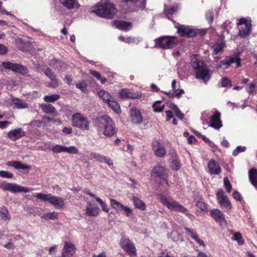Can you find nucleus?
Listing matches in <instances>:
<instances>
[{"label": "nucleus", "mask_w": 257, "mask_h": 257, "mask_svg": "<svg viewBox=\"0 0 257 257\" xmlns=\"http://www.w3.org/2000/svg\"><path fill=\"white\" fill-rule=\"evenodd\" d=\"M96 126L99 136L103 135L111 138L116 134L117 129L112 118L107 115H103L96 120Z\"/></svg>", "instance_id": "nucleus-1"}, {"label": "nucleus", "mask_w": 257, "mask_h": 257, "mask_svg": "<svg viewBox=\"0 0 257 257\" xmlns=\"http://www.w3.org/2000/svg\"><path fill=\"white\" fill-rule=\"evenodd\" d=\"M177 33L179 36L184 38H192L196 36H204L207 33L205 29H196L188 25H181L178 23L174 24Z\"/></svg>", "instance_id": "nucleus-2"}, {"label": "nucleus", "mask_w": 257, "mask_h": 257, "mask_svg": "<svg viewBox=\"0 0 257 257\" xmlns=\"http://www.w3.org/2000/svg\"><path fill=\"white\" fill-rule=\"evenodd\" d=\"M93 12L98 16L111 19L116 13L117 11L112 3L107 2L103 4H98Z\"/></svg>", "instance_id": "nucleus-3"}, {"label": "nucleus", "mask_w": 257, "mask_h": 257, "mask_svg": "<svg viewBox=\"0 0 257 257\" xmlns=\"http://www.w3.org/2000/svg\"><path fill=\"white\" fill-rule=\"evenodd\" d=\"M191 65L195 72L196 78L209 79L211 78L209 69L207 64L203 61L196 59L191 62Z\"/></svg>", "instance_id": "nucleus-4"}, {"label": "nucleus", "mask_w": 257, "mask_h": 257, "mask_svg": "<svg viewBox=\"0 0 257 257\" xmlns=\"http://www.w3.org/2000/svg\"><path fill=\"white\" fill-rule=\"evenodd\" d=\"M157 198L159 201L169 209L187 214L188 209L176 200H169L164 195L161 193L158 195Z\"/></svg>", "instance_id": "nucleus-5"}, {"label": "nucleus", "mask_w": 257, "mask_h": 257, "mask_svg": "<svg viewBox=\"0 0 257 257\" xmlns=\"http://www.w3.org/2000/svg\"><path fill=\"white\" fill-rule=\"evenodd\" d=\"M155 46L156 48L163 49H170L176 47L179 42L177 37L172 36H164L156 39Z\"/></svg>", "instance_id": "nucleus-6"}, {"label": "nucleus", "mask_w": 257, "mask_h": 257, "mask_svg": "<svg viewBox=\"0 0 257 257\" xmlns=\"http://www.w3.org/2000/svg\"><path fill=\"white\" fill-rule=\"evenodd\" d=\"M36 197L44 202H49L52 205L59 208H63L65 203L63 198L53 196L51 194L37 193Z\"/></svg>", "instance_id": "nucleus-7"}, {"label": "nucleus", "mask_w": 257, "mask_h": 257, "mask_svg": "<svg viewBox=\"0 0 257 257\" xmlns=\"http://www.w3.org/2000/svg\"><path fill=\"white\" fill-rule=\"evenodd\" d=\"M233 63L236 64V68H239L241 66V59L237 54L226 56L223 60L220 61V64L217 65L216 69L217 70L220 69L223 66L224 69H227Z\"/></svg>", "instance_id": "nucleus-8"}, {"label": "nucleus", "mask_w": 257, "mask_h": 257, "mask_svg": "<svg viewBox=\"0 0 257 257\" xmlns=\"http://www.w3.org/2000/svg\"><path fill=\"white\" fill-rule=\"evenodd\" d=\"M72 125L73 127L78 128L82 131L89 130L90 122L86 117L82 115L80 113H76L72 116Z\"/></svg>", "instance_id": "nucleus-9"}, {"label": "nucleus", "mask_w": 257, "mask_h": 257, "mask_svg": "<svg viewBox=\"0 0 257 257\" xmlns=\"http://www.w3.org/2000/svg\"><path fill=\"white\" fill-rule=\"evenodd\" d=\"M119 245L130 257H136L137 256L135 245L128 237H121L119 241Z\"/></svg>", "instance_id": "nucleus-10"}, {"label": "nucleus", "mask_w": 257, "mask_h": 257, "mask_svg": "<svg viewBox=\"0 0 257 257\" xmlns=\"http://www.w3.org/2000/svg\"><path fill=\"white\" fill-rule=\"evenodd\" d=\"M167 169L165 167H163L160 164L154 166L151 172V176L155 179H159L165 182V184L169 185L166 173Z\"/></svg>", "instance_id": "nucleus-11"}, {"label": "nucleus", "mask_w": 257, "mask_h": 257, "mask_svg": "<svg viewBox=\"0 0 257 257\" xmlns=\"http://www.w3.org/2000/svg\"><path fill=\"white\" fill-rule=\"evenodd\" d=\"M2 66L5 69L11 70L13 72L20 73L22 75H25L29 72L26 66L18 63H14L9 61L3 62Z\"/></svg>", "instance_id": "nucleus-12"}, {"label": "nucleus", "mask_w": 257, "mask_h": 257, "mask_svg": "<svg viewBox=\"0 0 257 257\" xmlns=\"http://www.w3.org/2000/svg\"><path fill=\"white\" fill-rule=\"evenodd\" d=\"M238 26L244 25L242 27L238 32V36L241 38H245L248 36L251 32V21L247 20L244 18H241L237 23Z\"/></svg>", "instance_id": "nucleus-13"}, {"label": "nucleus", "mask_w": 257, "mask_h": 257, "mask_svg": "<svg viewBox=\"0 0 257 257\" xmlns=\"http://www.w3.org/2000/svg\"><path fill=\"white\" fill-rule=\"evenodd\" d=\"M1 188L4 191H9L14 193L19 192L28 193L30 191V189L27 187L20 186L16 183H7L2 184Z\"/></svg>", "instance_id": "nucleus-14"}, {"label": "nucleus", "mask_w": 257, "mask_h": 257, "mask_svg": "<svg viewBox=\"0 0 257 257\" xmlns=\"http://www.w3.org/2000/svg\"><path fill=\"white\" fill-rule=\"evenodd\" d=\"M216 195L218 202L222 208H225L229 209L232 208L231 202L227 196L225 195L224 191L222 189L218 190Z\"/></svg>", "instance_id": "nucleus-15"}, {"label": "nucleus", "mask_w": 257, "mask_h": 257, "mask_svg": "<svg viewBox=\"0 0 257 257\" xmlns=\"http://www.w3.org/2000/svg\"><path fill=\"white\" fill-rule=\"evenodd\" d=\"M118 95L121 99H141L142 97L141 93L136 92L127 88H123L120 90Z\"/></svg>", "instance_id": "nucleus-16"}, {"label": "nucleus", "mask_w": 257, "mask_h": 257, "mask_svg": "<svg viewBox=\"0 0 257 257\" xmlns=\"http://www.w3.org/2000/svg\"><path fill=\"white\" fill-rule=\"evenodd\" d=\"M152 147L156 156L159 158L165 157L166 154V151L161 145L160 140L154 139L152 143Z\"/></svg>", "instance_id": "nucleus-17"}, {"label": "nucleus", "mask_w": 257, "mask_h": 257, "mask_svg": "<svg viewBox=\"0 0 257 257\" xmlns=\"http://www.w3.org/2000/svg\"><path fill=\"white\" fill-rule=\"evenodd\" d=\"M211 217L220 225H227V222L223 212L218 209H213L210 211Z\"/></svg>", "instance_id": "nucleus-18"}, {"label": "nucleus", "mask_w": 257, "mask_h": 257, "mask_svg": "<svg viewBox=\"0 0 257 257\" xmlns=\"http://www.w3.org/2000/svg\"><path fill=\"white\" fill-rule=\"evenodd\" d=\"M210 124L209 126L215 129L218 130L222 126V121L221 120V113L216 110L210 117Z\"/></svg>", "instance_id": "nucleus-19"}, {"label": "nucleus", "mask_w": 257, "mask_h": 257, "mask_svg": "<svg viewBox=\"0 0 257 257\" xmlns=\"http://www.w3.org/2000/svg\"><path fill=\"white\" fill-rule=\"evenodd\" d=\"M76 248L71 242L65 241L62 252V257H71L76 252Z\"/></svg>", "instance_id": "nucleus-20"}, {"label": "nucleus", "mask_w": 257, "mask_h": 257, "mask_svg": "<svg viewBox=\"0 0 257 257\" xmlns=\"http://www.w3.org/2000/svg\"><path fill=\"white\" fill-rule=\"evenodd\" d=\"M208 172L210 175H219L221 172V169L217 162L214 159L210 160L207 165Z\"/></svg>", "instance_id": "nucleus-21"}, {"label": "nucleus", "mask_w": 257, "mask_h": 257, "mask_svg": "<svg viewBox=\"0 0 257 257\" xmlns=\"http://www.w3.org/2000/svg\"><path fill=\"white\" fill-rule=\"evenodd\" d=\"M130 112L131 121L133 123L139 124L142 122L143 117L139 109L132 108Z\"/></svg>", "instance_id": "nucleus-22"}, {"label": "nucleus", "mask_w": 257, "mask_h": 257, "mask_svg": "<svg viewBox=\"0 0 257 257\" xmlns=\"http://www.w3.org/2000/svg\"><path fill=\"white\" fill-rule=\"evenodd\" d=\"M8 137L12 141H16L26 135V133L21 128H16L8 133Z\"/></svg>", "instance_id": "nucleus-23"}, {"label": "nucleus", "mask_w": 257, "mask_h": 257, "mask_svg": "<svg viewBox=\"0 0 257 257\" xmlns=\"http://www.w3.org/2000/svg\"><path fill=\"white\" fill-rule=\"evenodd\" d=\"M114 23L116 28L125 32L131 30L133 26L131 22H127L121 20L115 21H114Z\"/></svg>", "instance_id": "nucleus-24"}, {"label": "nucleus", "mask_w": 257, "mask_h": 257, "mask_svg": "<svg viewBox=\"0 0 257 257\" xmlns=\"http://www.w3.org/2000/svg\"><path fill=\"white\" fill-rule=\"evenodd\" d=\"M225 47L226 43L224 41H222L220 42H216L212 47L213 49L212 55L214 56L219 53H222Z\"/></svg>", "instance_id": "nucleus-25"}, {"label": "nucleus", "mask_w": 257, "mask_h": 257, "mask_svg": "<svg viewBox=\"0 0 257 257\" xmlns=\"http://www.w3.org/2000/svg\"><path fill=\"white\" fill-rule=\"evenodd\" d=\"M8 166L13 167L16 169H30L31 166L27 164H24L19 161H11L7 163Z\"/></svg>", "instance_id": "nucleus-26"}, {"label": "nucleus", "mask_w": 257, "mask_h": 257, "mask_svg": "<svg viewBox=\"0 0 257 257\" xmlns=\"http://www.w3.org/2000/svg\"><path fill=\"white\" fill-rule=\"evenodd\" d=\"M248 178L250 183L257 190V169L253 168L249 170Z\"/></svg>", "instance_id": "nucleus-27"}, {"label": "nucleus", "mask_w": 257, "mask_h": 257, "mask_svg": "<svg viewBox=\"0 0 257 257\" xmlns=\"http://www.w3.org/2000/svg\"><path fill=\"white\" fill-rule=\"evenodd\" d=\"M60 2L68 10L78 8L80 6L77 0H60Z\"/></svg>", "instance_id": "nucleus-28"}, {"label": "nucleus", "mask_w": 257, "mask_h": 257, "mask_svg": "<svg viewBox=\"0 0 257 257\" xmlns=\"http://www.w3.org/2000/svg\"><path fill=\"white\" fill-rule=\"evenodd\" d=\"M42 110L47 114L56 115V109L52 104L49 103H42L40 106Z\"/></svg>", "instance_id": "nucleus-29"}, {"label": "nucleus", "mask_w": 257, "mask_h": 257, "mask_svg": "<svg viewBox=\"0 0 257 257\" xmlns=\"http://www.w3.org/2000/svg\"><path fill=\"white\" fill-rule=\"evenodd\" d=\"M132 201H133L135 207L141 210H145L146 209V205L145 203L141 199L136 196H133Z\"/></svg>", "instance_id": "nucleus-30"}, {"label": "nucleus", "mask_w": 257, "mask_h": 257, "mask_svg": "<svg viewBox=\"0 0 257 257\" xmlns=\"http://www.w3.org/2000/svg\"><path fill=\"white\" fill-rule=\"evenodd\" d=\"M100 212V209L98 207H88L86 208V214L90 216H97Z\"/></svg>", "instance_id": "nucleus-31"}, {"label": "nucleus", "mask_w": 257, "mask_h": 257, "mask_svg": "<svg viewBox=\"0 0 257 257\" xmlns=\"http://www.w3.org/2000/svg\"><path fill=\"white\" fill-rule=\"evenodd\" d=\"M99 97L105 103H107L111 99V96L109 93L105 90H101L98 92Z\"/></svg>", "instance_id": "nucleus-32"}, {"label": "nucleus", "mask_w": 257, "mask_h": 257, "mask_svg": "<svg viewBox=\"0 0 257 257\" xmlns=\"http://www.w3.org/2000/svg\"><path fill=\"white\" fill-rule=\"evenodd\" d=\"M14 104L15 105L16 108L18 109H24L27 108L28 105L27 103L24 102L23 101L19 98L13 99Z\"/></svg>", "instance_id": "nucleus-33"}, {"label": "nucleus", "mask_w": 257, "mask_h": 257, "mask_svg": "<svg viewBox=\"0 0 257 257\" xmlns=\"http://www.w3.org/2000/svg\"><path fill=\"white\" fill-rule=\"evenodd\" d=\"M170 167L172 170L175 171L179 170L181 168V163L178 158L172 159Z\"/></svg>", "instance_id": "nucleus-34"}, {"label": "nucleus", "mask_w": 257, "mask_h": 257, "mask_svg": "<svg viewBox=\"0 0 257 257\" xmlns=\"http://www.w3.org/2000/svg\"><path fill=\"white\" fill-rule=\"evenodd\" d=\"M58 213L57 212H52L49 213H45L41 216L42 218H44L46 220H54L57 218Z\"/></svg>", "instance_id": "nucleus-35"}, {"label": "nucleus", "mask_w": 257, "mask_h": 257, "mask_svg": "<svg viewBox=\"0 0 257 257\" xmlns=\"http://www.w3.org/2000/svg\"><path fill=\"white\" fill-rule=\"evenodd\" d=\"M110 204L111 207L113 209H115L117 212L121 210V208H122L123 204L116 200L114 199H110Z\"/></svg>", "instance_id": "nucleus-36"}, {"label": "nucleus", "mask_w": 257, "mask_h": 257, "mask_svg": "<svg viewBox=\"0 0 257 257\" xmlns=\"http://www.w3.org/2000/svg\"><path fill=\"white\" fill-rule=\"evenodd\" d=\"M60 98V96L57 94L46 95L44 97V100L47 102H54L58 100Z\"/></svg>", "instance_id": "nucleus-37"}, {"label": "nucleus", "mask_w": 257, "mask_h": 257, "mask_svg": "<svg viewBox=\"0 0 257 257\" xmlns=\"http://www.w3.org/2000/svg\"><path fill=\"white\" fill-rule=\"evenodd\" d=\"M139 3H138L134 4L135 7L134 11L138 12L139 11H143L146 7L147 0H139Z\"/></svg>", "instance_id": "nucleus-38"}, {"label": "nucleus", "mask_w": 257, "mask_h": 257, "mask_svg": "<svg viewBox=\"0 0 257 257\" xmlns=\"http://www.w3.org/2000/svg\"><path fill=\"white\" fill-rule=\"evenodd\" d=\"M108 106L114 111L117 112L120 109V105L119 103L113 99H110L107 102Z\"/></svg>", "instance_id": "nucleus-39"}, {"label": "nucleus", "mask_w": 257, "mask_h": 257, "mask_svg": "<svg viewBox=\"0 0 257 257\" xmlns=\"http://www.w3.org/2000/svg\"><path fill=\"white\" fill-rule=\"evenodd\" d=\"M232 239L236 241L240 245H242L244 243V240L242 239V235L239 232H235L234 233Z\"/></svg>", "instance_id": "nucleus-40"}, {"label": "nucleus", "mask_w": 257, "mask_h": 257, "mask_svg": "<svg viewBox=\"0 0 257 257\" xmlns=\"http://www.w3.org/2000/svg\"><path fill=\"white\" fill-rule=\"evenodd\" d=\"M0 216L3 220H10V215L7 208L6 207H3L0 211Z\"/></svg>", "instance_id": "nucleus-41"}, {"label": "nucleus", "mask_w": 257, "mask_h": 257, "mask_svg": "<svg viewBox=\"0 0 257 257\" xmlns=\"http://www.w3.org/2000/svg\"><path fill=\"white\" fill-rule=\"evenodd\" d=\"M161 101H157L153 104V108L155 112H161L165 108V104L161 105Z\"/></svg>", "instance_id": "nucleus-42"}, {"label": "nucleus", "mask_w": 257, "mask_h": 257, "mask_svg": "<svg viewBox=\"0 0 257 257\" xmlns=\"http://www.w3.org/2000/svg\"><path fill=\"white\" fill-rule=\"evenodd\" d=\"M90 155L92 159H94L100 163L103 162L105 159V156L97 153L91 152Z\"/></svg>", "instance_id": "nucleus-43"}, {"label": "nucleus", "mask_w": 257, "mask_h": 257, "mask_svg": "<svg viewBox=\"0 0 257 257\" xmlns=\"http://www.w3.org/2000/svg\"><path fill=\"white\" fill-rule=\"evenodd\" d=\"M87 84L84 80H81L76 84V87L83 92L87 91Z\"/></svg>", "instance_id": "nucleus-44"}, {"label": "nucleus", "mask_w": 257, "mask_h": 257, "mask_svg": "<svg viewBox=\"0 0 257 257\" xmlns=\"http://www.w3.org/2000/svg\"><path fill=\"white\" fill-rule=\"evenodd\" d=\"M219 86L230 88L232 84L231 81L226 77L223 78L219 83Z\"/></svg>", "instance_id": "nucleus-45"}, {"label": "nucleus", "mask_w": 257, "mask_h": 257, "mask_svg": "<svg viewBox=\"0 0 257 257\" xmlns=\"http://www.w3.org/2000/svg\"><path fill=\"white\" fill-rule=\"evenodd\" d=\"M95 200L99 203L103 211L106 213L109 212V209L107 207V205L105 202H103L99 197H96Z\"/></svg>", "instance_id": "nucleus-46"}, {"label": "nucleus", "mask_w": 257, "mask_h": 257, "mask_svg": "<svg viewBox=\"0 0 257 257\" xmlns=\"http://www.w3.org/2000/svg\"><path fill=\"white\" fill-rule=\"evenodd\" d=\"M119 40L122 42H124L126 43L131 44V43H135L136 42V39L135 37H124L123 36H120L119 37Z\"/></svg>", "instance_id": "nucleus-47"}, {"label": "nucleus", "mask_w": 257, "mask_h": 257, "mask_svg": "<svg viewBox=\"0 0 257 257\" xmlns=\"http://www.w3.org/2000/svg\"><path fill=\"white\" fill-rule=\"evenodd\" d=\"M65 146H63L60 145H56L53 146L52 149V151L54 153H60L62 152H65Z\"/></svg>", "instance_id": "nucleus-48"}, {"label": "nucleus", "mask_w": 257, "mask_h": 257, "mask_svg": "<svg viewBox=\"0 0 257 257\" xmlns=\"http://www.w3.org/2000/svg\"><path fill=\"white\" fill-rule=\"evenodd\" d=\"M205 18L209 24H212L214 21V13L212 11H208L206 13Z\"/></svg>", "instance_id": "nucleus-49"}, {"label": "nucleus", "mask_w": 257, "mask_h": 257, "mask_svg": "<svg viewBox=\"0 0 257 257\" xmlns=\"http://www.w3.org/2000/svg\"><path fill=\"white\" fill-rule=\"evenodd\" d=\"M223 181H224V185L226 191L228 193H230L232 190V186H231V184L230 181H229L227 177H225L224 178Z\"/></svg>", "instance_id": "nucleus-50"}, {"label": "nucleus", "mask_w": 257, "mask_h": 257, "mask_svg": "<svg viewBox=\"0 0 257 257\" xmlns=\"http://www.w3.org/2000/svg\"><path fill=\"white\" fill-rule=\"evenodd\" d=\"M196 205L202 211H205L207 209L206 205L202 199L197 202Z\"/></svg>", "instance_id": "nucleus-51"}, {"label": "nucleus", "mask_w": 257, "mask_h": 257, "mask_svg": "<svg viewBox=\"0 0 257 257\" xmlns=\"http://www.w3.org/2000/svg\"><path fill=\"white\" fill-rule=\"evenodd\" d=\"M185 230L190 235L191 237L194 239L196 241L199 239L197 233H194L192 230L188 228L185 227Z\"/></svg>", "instance_id": "nucleus-52"}, {"label": "nucleus", "mask_w": 257, "mask_h": 257, "mask_svg": "<svg viewBox=\"0 0 257 257\" xmlns=\"http://www.w3.org/2000/svg\"><path fill=\"white\" fill-rule=\"evenodd\" d=\"M65 152L71 154H76L78 153V150L74 146L70 147L69 148L65 147Z\"/></svg>", "instance_id": "nucleus-53"}, {"label": "nucleus", "mask_w": 257, "mask_h": 257, "mask_svg": "<svg viewBox=\"0 0 257 257\" xmlns=\"http://www.w3.org/2000/svg\"><path fill=\"white\" fill-rule=\"evenodd\" d=\"M256 84L257 82L255 80H254L252 83L249 84L247 89V91L249 93H252L255 91V88Z\"/></svg>", "instance_id": "nucleus-54"}, {"label": "nucleus", "mask_w": 257, "mask_h": 257, "mask_svg": "<svg viewBox=\"0 0 257 257\" xmlns=\"http://www.w3.org/2000/svg\"><path fill=\"white\" fill-rule=\"evenodd\" d=\"M246 148L245 147L238 146L236 149L232 152V155L234 156H237L239 153L245 151Z\"/></svg>", "instance_id": "nucleus-55"}, {"label": "nucleus", "mask_w": 257, "mask_h": 257, "mask_svg": "<svg viewBox=\"0 0 257 257\" xmlns=\"http://www.w3.org/2000/svg\"><path fill=\"white\" fill-rule=\"evenodd\" d=\"M45 74L48 76L51 80L56 78V76L54 73V72L50 68H47L44 71Z\"/></svg>", "instance_id": "nucleus-56"}, {"label": "nucleus", "mask_w": 257, "mask_h": 257, "mask_svg": "<svg viewBox=\"0 0 257 257\" xmlns=\"http://www.w3.org/2000/svg\"><path fill=\"white\" fill-rule=\"evenodd\" d=\"M122 206V207L121 208V210L124 211L125 215L126 216L128 217L133 215V210L131 208L128 207V206H124V205H123Z\"/></svg>", "instance_id": "nucleus-57"}, {"label": "nucleus", "mask_w": 257, "mask_h": 257, "mask_svg": "<svg viewBox=\"0 0 257 257\" xmlns=\"http://www.w3.org/2000/svg\"><path fill=\"white\" fill-rule=\"evenodd\" d=\"M14 174L6 171H0V176L3 178H12Z\"/></svg>", "instance_id": "nucleus-58"}, {"label": "nucleus", "mask_w": 257, "mask_h": 257, "mask_svg": "<svg viewBox=\"0 0 257 257\" xmlns=\"http://www.w3.org/2000/svg\"><path fill=\"white\" fill-rule=\"evenodd\" d=\"M231 24V22L230 21L227 20L224 22L222 25V28L224 31H226L227 33H229L228 27H230Z\"/></svg>", "instance_id": "nucleus-59"}, {"label": "nucleus", "mask_w": 257, "mask_h": 257, "mask_svg": "<svg viewBox=\"0 0 257 257\" xmlns=\"http://www.w3.org/2000/svg\"><path fill=\"white\" fill-rule=\"evenodd\" d=\"M232 196L234 199L238 201H240L242 199L240 193L237 191H235L233 193Z\"/></svg>", "instance_id": "nucleus-60"}, {"label": "nucleus", "mask_w": 257, "mask_h": 257, "mask_svg": "<svg viewBox=\"0 0 257 257\" xmlns=\"http://www.w3.org/2000/svg\"><path fill=\"white\" fill-rule=\"evenodd\" d=\"M52 82L49 83L48 86L52 88H56L58 86V79L56 78L51 80Z\"/></svg>", "instance_id": "nucleus-61"}, {"label": "nucleus", "mask_w": 257, "mask_h": 257, "mask_svg": "<svg viewBox=\"0 0 257 257\" xmlns=\"http://www.w3.org/2000/svg\"><path fill=\"white\" fill-rule=\"evenodd\" d=\"M177 92H174L175 93V96L177 98H180L182 96V94L185 93V92L183 89H177Z\"/></svg>", "instance_id": "nucleus-62"}, {"label": "nucleus", "mask_w": 257, "mask_h": 257, "mask_svg": "<svg viewBox=\"0 0 257 257\" xmlns=\"http://www.w3.org/2000/svg\"><path fill=\"white\" fill-rule=\"evenodd\" d=\"M8 52L7 48L3 44H0V54L5 55Z\"/></svg>", "instance_id": "nucleus-63"}, {"label": "nucleus", "mask_w": 257, "mask_h": 257, "mask_svg": "<svg viewBox=\"0 0 257 257\" xmlns=\"http://www.w3.org/2000/svg\"><path fill=\"white\" fill-rule=\"evenodd\" d=\"M90 73L94 77L96 78L98 80L101 78V74L95 70H90Z\"/></svg>", "instance_id": "nucleus-64"}]
</instances>
